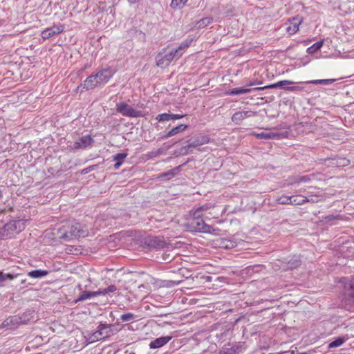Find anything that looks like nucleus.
<instances>
[{
  "instance_id": "4c0bfd02",
  "label": "nucleus",
  "mask_w": 354,
  "mask_h": 354,
  "mask_svg": "<svg viewBox=\"0 0 354 354\" xmlns=\"http://www.w3.org/2000/svg\"><path fill=\"white\" fill-rule=\"evenodd\" d=\"M64 30V26H59L56 27V30H53V32H51V29H46V33H48V37H50L54 34H58L62 32Z\"/></svg>"
},
{
  "instance_id": "9b49d317",
  "label": "nucleus",
  "mask_w": 354,
  "mask_h": 354,
  "mask_svg": "<svg viewBox=\"0 0 354 354\" xmlns=\"http://www.w3.org/2000/svg\"><path fill=\"white\" fill-rule=\"evenodd\" d=\"M244 343H237L223 347L218 354H239L245 349Z\"/></svg>"
},
{
  "instance_id": "f704fd0d",
  "label": "nucleus",
  "mask_w": 354,
  "mask_h": 354,
  "mask_svg": "<svg viewBox=\"0 0 354 354\" xmlns=\"http://www.w3.org/2000/svg\"><path fill=\"white\" fill-rule=\"evenodd\" d=\"M156 119L159 122L169 121L171 120V114L169 113H161L156 116Z\"/></svg>"
},
{
  "instance_id": "c03bdc74",
  "label": "nucleus",
  "mask_w": 354,
  "mask_h": 354,
  "mask_svg": "<svg viewBox=\"0 0 354 354\" xmlns=\"http://www.w3.org/2000/svg\"><path fill=\"white\" fill-rule=\"evenodd\" d=\"M107 294V291L106 290V288L102 290H97V291H95V296H98V295H104Z\"/></svg>"
},
{
  "instance_id": "0eeeda50",
  "label": "nucleus",
  "mask_w": 354,
  "mask_h": 354,
  "mask_svg": "<svg viewBox=\"0 0 354 354\" xmlns=\"http://www.w3.org/2000/svg\"><path fill=\"white\" fill-rule=\"evenodd\" d=\"M295 82L291 80H281L276 83L263 86V87H257L255 88L254 90L260 91V90H264L266 88H282L286 91H298L301 90V87L298 86H288L286 87V85L292 84Z\"/></svg>"
},
{
  "instance_id": "7ed1b4c3",
  "label": "nucleus",
  "mask_w": 354,
  "mask_h": 354,
  "mask_svg": "<svg viewBox=\"0 0 354 354\" xmlns=\"http://www.w3.org/2000/svg\"><path fill=\"white\" fill-rule=\"evenodd\" d=\"M26 220H12L0 228V239L6 240L14 237L26 227Z\"/></svg>"
},
{
  "instance_id": "e433bc0d",
  "label": "nucleus",
  "mask_w": 354,
  "mask_h": 354,
  "mask_svg": "<svg viewBox=\"0 0 354 354\" xmlns=\"http://www.w3.org/2000/svg\"><path fill=\"white\" fill-rule=\"evenodd\" d=\"M14 278V275L11 274L4 273L2 271H0V283L4 282L7 279L12 280Z\"/></svg>"
},
{
  "instance_id": "8fccbe9b",
  "label": "nucleus",
  "mask_w": 354,
  "mask_h": 354,
  "mask_svg": "<svg viewBox=\"0 0 354 354\" xmlns=\"http://www.w3.org/2000/svg\"><path fill=\"white\" fill-rule=\"evenodd\" d=\"M117 155L120 156V155H126V154L125 153H118Z\"/></svg>"
},
{
  "instance_id": "6ab92c4d",
  "label": "nucleus",
  "mask_w": 354,
  "mask_h": 354,
  "mask_svg": "<svg viewBox=\"0 0 354 354\" xmlns=\"http://www.w3.org/2000/svg\"><path fill=\"white\" fill-rule=\"evenodd\" d=\"M182 165H179L178 167H176L174 169H171L167 172L162 173L159 174L157 176L158 179L160 180H169L175 176L177 171L179 170V169L181 167Z\"/></svg>"
},
{
  "instance_id": "f257e3e1",
  "label": "nucleus",
  "mask_w": 354,
  "mask_h": 354,
  "mask_svg": "<svg viewBox=\"0 0 354 354\" xmlns=\"http://www.w3.org/2000/svg\"><path fill=\"white\" fill-rule=\"evenodd\" d=\"M48 230L50 232H48L46 236H48V239L53 241H69L78 238L86 237L88 234L86 230L81 227L80 224L69 222L56 225L55 227Z\"/></svg>"
},
{
  "instance_id": "f3484780",
  "label": "nucleus",
  "mask_w": 354,
  "mask_h": 354,
  "mask_svg": "<svg viewBox=\"0 0 354 354\" xmlns=\"http://www.w3.org/2000/svg\"><path fill=\"white\" fill-rule=\"evenodd\" d=\"M217 242L219 247L225 249H232L236 246V242L231 239H221Z\"/></svg>"
},
{
  "instance_id": "4468645a",
  "label": "nucleus",
  "mask_w": 354,
  "mask_h": 354,
  "mask_svg": "<svg viewBox=\"0 0 354 354\" xmlns=\"http://www.w3.org/2000/svg\"><path fill=\"white\" fill-rule=\"evenodd\" d=\"M171 338V336H165L156 338L153 341L151 342L149 347L153 349L160 348L169 342Z\"/></svg>"
},
{
  "instance_id": "412c9836",
  "label": "nucleus",
  "mask_w": 354,
  "mask_h": 354,
  "mask_svg": "<svg viewBox=\"0 0 354 354\" xmlns=\"http://www.w3.org/2000/svg\"><path fill=\"white\" fill-rule=\"evenodd\" d=\"M290 205H299L305 203L306 196L303 195L291 196Z\"/></svg>"
},
{
  "instance_id": "20e7f679",
  "label": "nucleus",
  "mask_w": 354,
  "mask_h": 354,
  "mask_svg": "<svg viewBox=\"0 0 354 354\" xmlns=\"http://www.w3.org/2000/svg\"><path fill=\"white\" fill-rule=\"evenodd\" d=\"M199 212H194L192 218L189 223V227L191 231L203 232V233H214L217 234L216 232L218 230L213 229L211 225H209L205 223V219L201 216Z\"/></svg>"
},
{
  "instance_id": "bb28decb",
  "label": "nucleus",
  "mask_w": 354,
  "mask_h": 354,
  "mask_svg": "<svg viewBox=\"0 0 354 354\" xmlns=\"http://www.w3.org/2000/svg\"><path fill=\"white\" fill-rule=\"evenodd\" d=\"M248 113L245 111H238L235 113L232 117V120L234 122H238L247 117Z\"/></svg>"
},
{
  "instance_id": "ea45409f",
  "label": "nucleus",
  "mask_w": 354,
  "mask_h": 354,
  "mask_svg": "<svg viewBox=\"0 0 354 354\" xmlns=\"http://www.w3.org/2000/svg\"><path fill=\"white\" fill-rule=\"evenodd\" d=\"M66 251L68 254H78L80 253V249H78L77 248H74L73 246H67L66 248Z\"/></svg>"
},
{
  "instance_id": "9d476101",
  "label": "nucleus",
  "mask_w": 354,
  "mask_h": 354,
  "mask_svg": "<svg viewBox=\"0 0 354 354\" xmlns=\"http://www.w3.org/2000/svg\"><path fill=\"white\" fill-rule=\"evenodd\" d=\"M214 210V205L205 204L198 207L194 212H199L198 213L201 214V217H203L204 219L209 220L212 218H216Z\"/></svg>"
},
{
  "instance_id": "c85d7f7f",
  "label": "nucleus",
  "mask_w": 354,
  "mask_h": 354,
  "mask_svg": "<svg viewBox=\"0 0 354 354\" xmlns=\"http://www.w3.org/2000/svg\"><path fill=\"white\" fill-rule=\"evenodd\" d=\"M150 245L156 248H162L165 247V242L163 240L156 237L151 241Z\"/></svg>"
},
{
  "instance_id": "a18cd8bd",
  "label": "nucleus",
  "mask_w": 354,
  "mask_h": 354,
  "mask_svg": "<svg viewBox=\"0 0 354 354\" xmlns=\"http://www.w3.org/2000/svg\"><path fill=\"white\" fill-rule=\"evenodd\" d=\"M351 295L354 297V281H351L350 283Z\"/></svg>"
},
{
  "instance_id": "7c9ffc66",
  "label": "nucleus",
  "mask_w": 354,
  "mask_h": 354,
  "mask_svg": "<svg viewBox=\"0 0 354 354\" xmlns=\"http://www.w3.org/2000/svg\"><path fill=\"white\" fill-rule=\"evenodd\" d=\"M28 275L32 278H41L44 276V270H32L28 273Z\"/></svg>"
},
{
  "instance_id": "393cba45",
  "label": "nucleus",
  "mask_w": 354,
  "mask_h": 354,
  "mask_svg": "<svg viewBox=\"0 0 354 354\" xmlns=\"http://www.w3.org/2000/svg\"><path fill=\"white\" fill-rule=\"evenodd\" d=\"M335 81V79H324V80H308L306 81L304 83L305 84H328L333 83Z\"/></svg>"
},
{
  "instance_id": "de8ad7c7",
  "label": "nucleus",
  "mask_w": 354,
  "mask_h": 354,
  "mask_svg": "<svg viewBox=\"0 0 354 354\" xmlns=\"http://www.w3.org/2000/svg\"><path fill=\"white\" fill-rule=\"evenodd\" d=\"M129 1V3H136L137 2H138L140 0H127Z\"/></svg>"
},
{
  "instance_id": "b1692460",
  "label": "nucleus",
  "mask_w": 354,
  "mask_h": 354,
  "mask_svg": "<svg viewBox=\"0 0 354 354\" xmlns=\"http://www.w3.org/2000/svg\"><path fill=\"white\" fill-rule=\"evenodd\" d=\"M93 297H95V292H93V291H84V292H82L78 298L76 299L75 301L76 302L82 301L88 299H90V298H91Z\"/></svg>"
},
{
  "instance_id": "a878e982",
  "label": "nucleus",
  "mask_w": 354,
  "mask_h": 354,
  "mask_svg": "<svg viewBox=\"0 0 354 354\" xmlns=\"http://www.w3.org/2000/svg\"><path fill=\"white\" fill-rule=\"evenodd\" d=\"M213 19L212 17H204L199 20L196 26L198 28H204L208 25H209L212 22Z\"/></svg>"
},
{
  "instance_id": "ddd939ff",
  "label": "nucleus",
  "mask_w": 354,
  "mask_h": 354,
  "mask_svg": "<svg viewBox=\"0 0 354 354\" xmlns=\"http://www.w3.org/2000/svg\"><path fill=\"white\" fill-rule=\"evenodd\" d=\"M192 41V39L187 40L186 41L181 43L175 50L171 51L175 59H178L185 53L186 50L191 45Z\"/></svg>"
},
{
  "instance_id": "a211bd4d",
  "label": "nucleus",
  "mask_w": 354,
  "mask_h": 354,
  "mask_svg": "<svg viewBox=\"0 0 354 354\" xmlns=\"http://www.w3.org/2000/svg\"><path fill=\"white\" fill-rule=\"evenodd\" d=\"M187 129V125L186 124H179L174 128H172L166 135L163 136L164 138H168L172 137L174 136L177 135L179 133L183 132L185 130Z\"/></svg>"
},
{
  "instance_id": "72a5a7b5",
  "label": "nucleus",
  "mask_w": 354,
  "mask_h": 354,
  "mask_svg": "<svg viewBox=\"0 0 354 354\" xmlns=\"http://www.w3.org/2000/svg\"><path fill=\"white\" fill-rule=\"evenodd\" d=\"M254 136H256L257 138L260 139H270L275 136L274 133H266V132H261L260 133H254Z\"/></svg>"
},
{
  "instance_id": "09e8293b",
  "label": "nucleus",
  "mask_w": 354,
  "mask_h": 354,
  "mask_svg": "<svg viewBox=\"0 0 354 354\" xmlns=\"http://www.w3.org/2000/svg\"><path fill=\"white\" fill-rule=\"evenodd\" d=\"M255 84H256V83H254V82H251V83L248 84V86H254V85H255Z\"/></svg>"
},
{
  "instance_id": "2f4dec72",
  "label": "nucleus",
  "mask_w": 354,
  "mask_h": 354,
  "mask_svg": "<svg viewBox=\"0 0 354 354\" xmlns=\"http://www.w3.org/2000/svg\"><path fill=\"white\" fill-rule=\"evenodd\" d=\"M310 181V178L308 176H299L295 178L292 181L289 183L290 185H293L299 183H308Z\"/></svg>"
},
{
  "instance_id": "c9c22d12",
  "label": "nucleus",
  "mask_w": 354,
  "mask_h": 354,
  "mask_svg": "<svg viewBox=\"0 0 354 354\" xmlns=\"http://www.w3.org/2000/svg\"><path fill=\"white\" fill-rule=\"evenodd\" d=\"M291 199L290 196H282L281 197L277 198V202L279 204L281 205H290V201Z\"/></svg>"
},
{
  "instance_id": "cd10ccee",
  "label": "nucleus",
  "mask_w": 354,
  "mask_h": 354,
  "mask_svg": "<svg viewBox=\"0 0 354 354\" xmlns=\"http://www.w3.org/2000/svg\"><path fill=\"white\" fill-rule=\"evenodd\" d=\"M323 44H324V41H319L314 44L313 45H312L311 46L308 48V49H307L308 53H309V54L315 53L316 51L319 50L323 46Z\"/></svg>"
},
{
  "instance_id": "1a4fd4ad",
  "label": "nucleus",
  "mask_w": 354,
  "mask_h": 354,
  "mask_svg": "<svg viewBox=\"0 0 354 354\" xmlns=\"http://www.w3.org/2000/svg\"><path fill=\"white\" fill-rule=\"evenodd\" d=\"M174 59H175L171 51L168 53L161 52L156 56V65L161 68H165L167 67Z\"/></svg>"
},
{
  "instance_id": "f03ea898",
  "label": "nucleus",
  "mask_w": 354,
  "mask_h": 354,
  "mask_svg": "<svg viewBox=\"0 0 354 354\" xmlns=\"http://www.w3.org/2000/svg\"><path fill=\"white\" fill-rule=\"evenodd\" d=\"M114 72L109 68H105L99 71L95 74L89 75L86 80L80 84L77 90H80L81 92L84 91L93 90L98 86L104 85L113 76Z\"/></svg>"
},
{
  "instance_id": "5701e85b",
  "label": "nucleus",
  "mask_w": 354,
  "mask_h": 354,
  "mask_svg": "<svg viewBox=\"0 0 354 354\" xmlns=\"http://www.w3.org/2000/svg\"><path fill=\"white\" fill-rule=\"evenodd\" d=\"M251 91L250 88H235L225 93L226 95H241L248 93Z\"/></svg>"
},
{
  "instance_id": "6e6552de",
  "label": "nucleus",
  "mask_w": 354,
  "mask_h": 354,
  "mask_svg": "<svg viewBox=\"0 0 354 354\" xmlns=\"http://www.w3.org/2000/svg\"><path fill=\"white\" fill-rule=\"evenodd\" d=\"M304 19L302 17L297 15L290 18L286 23V30L289 35H294L299 30V26L302 24Z\"/></svg>"
},
{
  "instance_id": "2eb2a0df",
  "label": "nucleus",
  "mask_w": 354,
  "mask_h": 354,
  "mask_svg": "<svg viewBox=\"0 0 354 354\" xmlns=\"http://www.w3.org/2000/svg\"><path fill=\"white\" fill-rule=\"evenodd\" d=\"M21 322H22V320L20 317H19L17 315L10 316L2 322L1 326L2 328L12 327V326H17L18 324H19Z\"/></svg>"
},
{
  "instance_id": "473e14b6",
  "label": "nucleus",
  "mask_w": 354,
  "mask_h": 354,
  "mask_svg": "<svg viewBox=\"0 0 354 354\" xmlns=\"http://www.w3.org/2000/svg\"><path fill=\"white\" fill-rule=\"evenodd\" d=\"M323 197L319 195H310L309 196H306L305 203H317L322 201Z\"/></svg>"
},
{
  "instance_id": "aec40b11",
  "label": "nucleus",
  "mask_w": 354,
  "mask_h": 354,
  "mask_svg": "<svg viewBox=\"0 0 354 354\" xmlns=\"http://www.w3.org/2000/svg\"><path fill=\"white\" fill-rule=\"evenodd\" d=\"M301 260L299 257L294 256L287 262V265L283 268V270L294 269L299 266Z\"/></svg>"
},
{
  "instance_id": "58836bf2",
  "label": "nucleus",
  "mask_w": 354,
  "mask_h": 354,
  "mask_svg": "<svg viewBox=\"0 0 354 354\" xmlns=\"http://www.w3.org/2000/svg\"><path fill=\"white\" fill-rule=\"evenodd\" d=\"M125 158L126 156H114L113 161H115V163L114 164V169H118Z\"/></svg>"
},
{
  "instance_id": "79ce46f5",
  "label": "nucleus",
  "mask_w": 354,
  "mask_h": 354,
  "mask_svg": "<svg viewBox=\"0 0 354 354\" xmlns=\"http://www.w3.org/2000/svg\"><path fill=\"white\" fill-rule=\"evenodd\" d=\"M107 293L113 292L117 290V288L115 285H110L106 288Z\"/></svg>"
},
{
  "instance_id": "a19ab883",
  "label": "nucleus",
  "mask_w": 354,
  "mask_h": 354,
  "mask_svg": "<svg viewBox=\"0 0 354 354\" xmlns=\"http://www.w3.org/2000/svg\"><path fill=\"white\" fill-rule=\"evenodd\" d=\"M134 317L135 316L133 313H126V314L121 315L120 319L122 322H128V321L133 319L134 318Z\"/></svg>"
},
{
  "instance_id": "c756f323",
  "label": "nucleus",
  "mask_w": 354,
  "mask_h": 354,
  "mask_svg": "<svg viewBox=\"0 0 354 354\" xmlns=\"http://www.w3.org/2000/svg\"><path fill=\"white\" fill-rule=\"evenodd\" d=\"M344 342H345L344 338L339 337L328 344V348H333L340 346L341 345L343 344V343Z\"/></svg>"
},
{
  "instance_id": "423d86ee",
  "label": "nucleus",
  "mask_w": 354,
  "mask_h": 354,
  "mask_svg": "<svg viewBox=\"0 0 354 354\" xmlns=\"http://www.w3.org/2000/svg\"><path fill=\"white\" fill-rule=\"evenodd\" d=\"M116 111L123 116L129 118H139L143 116L140 111L136 110L126 102L116 104Z\"/></svg>"
},
{
  "instance_id": "3c124183",
  "label": "nucleus",
  "mask_w": 354,
  "mask_h": 354,
  "mask_svg": "<svg viewBox=\"0 0 354 354\" xmlns=\"http://www.w3.org/2000/svg\"><path fill=\"white\" fill-rule=\"evenodd\" d=\"M299 354H306V353H299Z\"/></svg>"
},
{
  "instance_id": "37998d69",
  "label": "nucleus",
  "mask_w": 354,
  "mask_h": 354,
  "mask_svg": "<svg viewBox=\"0 0 354 354\" xmlns=\"http://www.w3.org/2000/svg\"><path fill=\"white\" fill-rule=\"evenodd\" d=\"M185 116V115L171 114V120H179V119H181V118H184Z\"/></svg>"
},
{
  "instance_id": "dca6fc26",
  "label": "nucleus",
  "mask_w": 354,
  "mask_h": 354,
  "mask_svg": "<svg viewBox=\"0 0 354 354\" xmlns=\"http://www.w3.org/2000/svg\"><path fill=\"white\" fill-rule=\"evenodd\" d=\"M328 160H332L333 165L337 167H344L350 163V160L343 156H333Z\"/></svg>"
},
{
  "instance_id": "4be33fe9",
  "label": "nucleus",
  "mask_w": 354,
  "mask_h": 354,
  "mask_svg": "<svg viewBox=\"0 0 354 354\" xmlns=\"http://www.w3.org/2000/svg\"><path fill=\"white\" fill-rule=\"evenodd\" d=\"M188 0H171L170 7L174 10H179L183 8Z\"/></svg>"
},
{
  "instance_id": "49530a36",
  "label": "nucleus",
  "mask_w": 354,
  "mask_h": 354,
  "mask_svg": "<svg viewBox=\"0 0 354 354\" xmlns=\"http://www.w3.org/2000/svg\"><path fill=\"white\" fill-rule=\"evenodd\" d=\"M277 354H295V351H287L279 353Z\"/></svg>"
},
{
  "instance_id": "f8f14e48",
  "label": "nucleus",
  "mask_w": 354,
  "mask_h": 354,
  "mask_svg": "<svg viewBox=\"0 0 354 354\" xmlns=\"http://www.w3.org/2000/svg\"><path fill=\"white\" fill-rule=\"evenodd\" d=\"M93 142V139L91 136H84L75 141L73 145L74 149H84L88 146L91 145Z\"/></svg>"
},
{
  "instance_id": "39448f33",
  "label": "nucleus",
  "mask_w": 354,
  "mask_h": 354,
  "mask_svg": "<svg viewBox=\"0 0 354 354\" xmlns=\"http://www.w3.org/2000/svg\"><path fill=\"white\" fill-rule=\"evenodd\" d=\"M118 330L113 328L111 324H100L97 330L88 337L90 342H95L104 339L118 333Z\"/></svg>"
}]
</instances>
